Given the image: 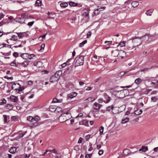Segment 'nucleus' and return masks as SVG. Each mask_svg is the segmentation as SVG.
Returning <instances> with one entry per match:
<instances>
[{"instance_id": "1", "label": "nucleus", "mask_w": 158, "mask_h": 158, "mask_svg": "<svg viewBox=\"0 0 158 158\" xmlns=\"http://www.w3.org/2000/svg\"><path fill=\"white\" fill-rule=\"evenodd\" d=\"M72 117L69 110L63 111L62 114L59 117V119L60 122L66 121Z\"/></svg>"}, {"instance_id": "2", "label": "nucleus", "mask_w": 158, "mask_h": 158, "mask_svg": "<svg viewBox=\"0 0 158 158\" xmlns=\"http://www.w3.org/2000/svg\"><path fill=\"white\" fill-rule=\"evenodd\" d=\"M142 39L143 40L145 44H148L151 42L156 40V36L155 35L146 34L145 35L142 36Z\"/></svg>"}, {"instance_id": "3", "label": "nucleus", "mask_w": 158, "mask_h": 158, "mask_svg": "<svg viewBox=\"0 0 158 158\" xmlns=\"http://www.w3.org/2000/svg\"><path fill=\"white\" fill-rule=\"evenodd\" d=\"M141 38L142 39V36L141 37L135 36L130 39V40H132L133 44L132 48L140 45L142 43L144 42L143 40H142Z\"/></svg>"}, {"instance_id": "4", "label": "nucleus", "mask_w": 158, "mask_h": 158, "mask_svg": "<svg viewBox=\"0 0 158 158\" xmlns=\"http://www.w3.org/2000/svg\"><path fill=\"white\" fill-rule=\"evenodd\" d=\"M84 58L83 56H80L76 58L75 64L76 66L82 65L84 63Z\"/></svg>"}, {"instance_id": "5", "label": "nucleus", "mask_w": 158, "mask_h": 158, "mask_svg": "<svg viewBox=\"0 0 158 158\" xmlns=\"http://www.w3.org/2000/svg\"><path fill=\"white\" fill-rule=\"evenodd\" d=\"M16 85H17V87L19 88V89L17 88L15 89V90L18 93H20V92L24 89V88L23 87L20 88V85L18 83H14L12 86V89H13L14 88H15V86Z\"/></svg>"}, {"instance_id": "6", "label": "nucleus", "mask_w": 158, "mask_h": 158, "mask_svg": "<svg viewBox=\"0 0 158 158\" xmlns=\"http://www.w3.org/2000/svg\"><path fill=\"white\" fill-rule=\"evenodd\" d=\"M102 106V105L99 104L96 102H95L93 106V112H98Z\"/></svg>"}, {"instance_id": "7", "label": "nucleus", "mask_w": 158, "mask_h": 158, "mask_svg": "<svg viewBox=\"0 0 158 158\" xmlns=\"http://www.w3.org/2000/svg\"><path fill=\"white\" fill-rule=\"evenodd\" d=\"M34 56V54H31L29 55L28 53H22L20 55V56L23 59H31Z\"/></svg>"}, {"instance_id": "8", "label": "nucleus", "mask_w": 158, "mask_h": 158, "mask_svg": "<svg viewBox=\"0 0 158 158\" xmlns=\"http://www.w3.org/2000/svg\"><path fill=\"white\" fill-rule=\"evenodd\" d=\"M81 16L82 17L81 20L83 23L89 22V15H81Z\"/></svg>"}, {"instance_id": "9", "label": "nucleus", "mask_w": 158, "mask_h": 158, "mask_svg": "<svg viewBox=\"0 0 158 158\" xmlns=\"http://www.w3.org/2000/svg\"><path fill=\"white\" fill-rule=\"evenodd\" d=\"M59 78H60L58 76H56V74H55L51 77L50 81L52 83H53L58 81L59 80Z\"/></svg>"}, {"instance_id": "10", "label": "nucleus", "mask_w": 158, "mask_h": 158, "mask_svg": "<svg viewBox=\"0 0 158 158\" xmlns=\"http://www.w3.org/2000/svg\"><path fill=\"white\" fill-rule=\"evenodd\" d=\"M106 7L105 6H102L100 7V6H98V8L95 10L94 11V14L95 15H97L99 14L100 12L99 10L100 9H102L104 10L106 9Z\"/></svg>"}, {"instance_id": "11", "label": "nucleus", "mask_w": 158, "mask_h": 158, "mask_svg": "<svg viewBox=\"0 0 158 158\" xmlns=\"http://www.w3.org/2000/svg\"><path fill=\"white\" fill-rule=\"evenodd\" d=\"M77 95V93L75 92H73L68 94V98L72 99L75 97Z\"/></svg>"}, {"instance_id": "12", "label": "nucleus", "mask_w": 158, "mask_h": 158, "mask_svg": "<svg viewBox=\"0 0 158 158\" xmlns=\"http://www.w3.org/2000/svg\"><path fill=\"white\" fill-rule=\"evenodd\" d=\"M90 10V9L88 8H85L82 10L81 15H89V14Z\"/></svg>"}, {"instance_id": "13", "label": "nucleus", "mask_w": 158, "mask_h": 158, "mask_svg": "<svg viewBox=\"0 0 158 158\" xmlns=\"http://www.w3.org/2000/svg\"><path fill=\"white\" fill-rule=\"evenodd\" d=\"M126 56V53L125 51L123 50H120L119 52L118 57H120L122 58H123Z\"/></svg>"}, {"instance_id": "14", "label": "nucleus", "mask_w": 158, "mask_h": 158, "mask_svg": "<svg viewBox=\"0 0 158 158\" xmlns=\"http://www.w3.org/2000/svg\"><path fill=\"white\" fill-rule=\"evenodd\" d=\"M30 61H25L22 63H19L18 64L19 66H20V65H21L23 67H27Z\"/></svg>"}, {"instance_id": "15", "label": "nucleus", "mask_w": 158, "mask_h": 158, "mask_svg": "<svg viewBox=\"0 0 158 158\" xmlns=\"http://www.w3.org/2000/svg\"><path fill=\"white\" fill-rule=\"evenodd\" d=\"M10 99L11 101L14 102H17L18 100L17 98L14 95L11 96L10 97Z\"/></svg>"}, {"instance_id": "16", "label": "nucleus", "mask_w": 158, "mask_h": 158, "mask_svg": "<svg viewBox=\"0 0 158 158\" xmlns=\"http://www.w3.org/2000/svg\"><path fill=\"white\" fill-rule=\"evenodd\" d=\"M112 55L114 56H118L119 52L117 50H113L111 52Z\"/></svg>"}, {"instance_id": "17", "label": "nucleus", "mask_w": 158, "mask_h": 158, "mask_svg": "<svg viewBox=\"0 0 158 158\" xmlns=\"http://www.w3.org/2000/svg\"><path fill=\"white\" fill-rule=\"evenodd\" d=\"M130 150L127 149H125L123 152V154L124 156H127L130 153Z\"/></svg>"}, {"instance_id": "18", "label": "nucleus", "mask_w": 158, "mask_h": 158, "mask_svg": "<svg viewBox=\"0 0 158 158\" xmlns=\"http://www.w3.org/2000/svg\"><path fill=\"white\" fill-rule=\"evenodd\" d=\"M16 148L15 147H12L9 150V152L11 153L14 154L16 150Z\"/></svg>"}, {"instance_id": "19", "label": "nucleus", "mask_w": 158, "mask_h": 158, "mask_svg": "<svg viewBox=\"0 0 158 158\" xmlns=\"http://www.w3.org/2000/svg\"><path fill=\"white\" fill-rule=\"evenodd\" d=\"M13 108V106L11 104H7L5 106L6 109L10 110H12Z\"/></svg>"}, {"instance_id": "20", "label": "nucleus", "mask_w": 158, "mask_h": 158, "mask_svg": "<svg viewBox=\"0 0 158 158\" xmlns=\"http://www.w3.org/2000/svg\"><path fill=\"white\" fill-rule=\"evenodd\" d=\"M95 99L94 98L90 97L85 100V101L86 102H93L95 100Z\"/></svg>"}, {"instance_id": "21", "label": "nucleus", "mask_w": 158, "mask_h": 158, "mask_svg": "<svg viewBox=\"0 0 158 158\" xmlns=\"http://www.w3.org/2000/svg\"><path fill=\"white\" fill-rule=\"evenodd\" d=\"M114 107L113 105L111 106H108L106 109V111H110L111 110H112V111L113 112V113L114 114H116V113H114L113 112V110H114Z\"/></svg>"}, {"instance_id": "22", "label": "nucleus", "mask_w": 158, "mask_h": 158, "mask_svg": "<svg viewBox=\"0 0 158 158\" xmlns=\"http://www.w3.org/2000/svg\"><path fill=\"white\" fill-rule=\"evenodd\" d=\"M105 98L106 100V102H104L105 103H108L111 100V98L107 95L105 96Z\"/></svg>"}, {"instance_id": "23", "label": "nucleus", "mask_w": 158, "mask_h": 158, "mask_svg": "<svg viewBox=\"0 0 158 158\" xmlns=\"http://www.w3.org/2000/svg\"><path fill=\"white\" fill-rule=\"evenodd\" d=\"M142 81V80L140 78H137L135 81V83L137 85L139 84Z\"/></svg>"}, {"instance_id": "24", "label": "nucleus", "mask_w": 158, "mask_h": 158, "mask_svg": "<svg viewBox=\"0 0 158 158\" xmlns=\"http://www.w3.org/2000/svg\"><path fill=\"white\" fill-rule=\"evenodd\" d=\"M80 123L81 124L84 125L85 126H88L89 121L87 120H82V121Z\"/></svg>"}, {"instance_id": "25", "label": "nucleus", "mask_w": 158, "mask_h": 158, "mask_svg": "<svg viewBox=\"0 0 158 158\" xmlns=\"http://www.w3.org/2000/svg\"><path fill=\"white\" fill-rule=\"evenodd\" d=\"M42 0H36L35 4V6H41L42 4Z\"/></svg>"}, {"instance_id": "26", "label": "nucleus", "mask_w": 158, "mask_h": 158, "mask_svg": "<svg viewBox=\"0 0 158 158\" xmlns=\"http://www.w3.org/2000/svg\"><path fill=\"white\" fill-rule=\"evenodd\" d=\"M24 32H17L16 33L18 36L19 39H21L24 36Z\"/></svg>"}, {"instance_id": "27", "label": "nucleus", "mask_w": 158, "mask_h": 158, "mask_svg": "<svg viewBox=\"0 0 158 158\" xmlns=\"http://www.w3.org/2000/svg\"><path fill=\"white\" fill-rule=\"evenodd\" d=\"M56 106H51L49 108V110L52 112H55V109H56Z\"/></svg>"}, {"instance_id": "28", "label": "nucleus", "mask_w": 158, "mask_h": 158, "mask_svg": "<svg viewBox=\"0 0 158 158\" xmlns=\"http://www.w3.org/2000/svg\"><path fill=\"white\" fill-rule=\"evenodd\" d=\"M148 150L147 146H143L142 148L139 150V151H142L143 152H145Z\"/></svg>"}, {"instance_id": "29", "label": "nucleus", "mask_w": 158, "mask_h": 158, "mask_svg": "<svg viewBox=\"0 0 158 158\" xmlns=\"http://www.w3.org/2000/svg\"><path fill=\"white\" fill-rule=\"evenodd\" d=\"M139 5L138 2L136 1H134L132 2L131 5L132 7H135L138 6Z\"/></svg>"}, {"instance_id": "30", "label": "nucleus", "mask_w": 158, "mask_h": 158, "mask_svg": "<svg viewBox=\"0 0 158 158\" xmlns=\"http://www.w3.org/2000/svg\"><path fill=\"white\" fill-rule=\"evenodd\" d=\"M39 125V124L38 122H35L32 123L30 125V127L32 128H35Z\"/></svg>"}, {"instance_id": "31", "label": "nucleus", "mask_w": 158, "mask_h": 158, "mask_svg": "<svg viewBox=\"0 0 158 158\" xmlns=\"http://www.w3.org/2000/svg\"><path fill=\"white\" fill-rule=\"evenodd\" d=\"M153 11V10L152 9L149 10H148L145 13L148 16H151L152 14Z\"/></svg>"}, {"instance_id": "32", "label": "nucleus", "mask_w": 158, "mask_h": 158, "mask_svg": "<svg viewBox=\"0 0 158 158\" xmlns=\"http://www.w3.org/2000/svg\"><path fill=\"white\" fill-rule=\"evenodd\" d=\"M42 63L40 61L35 62L34 63L33 65L37 67H40V65Z\"/></svg>"}, {"instance_id": "33", "label": "nucleus", "mask_w": 158, "mask_h": 158, "mask_svg": "<svg viewBox=\"0 0 158 158\" xmlns=\"http://www.w3.org/2000/svg\"><path fill=\"white\" fill-rule=\"evenodd\" d=\"M10 65L12 66H14L15 67H17L19 64H16V60H15L12 62L10 63Z\"/></svg>"}, {"instance_id": "34", "label": "nucleus", "mask_w": 158, "mask_h": 158, "mask_svg": "<svg viewBox=\"0 0 158 158\" xmlns=\"http://www.w3.org/2000/svg\"><path fill=\"white\" fill-rule=\"evenodd\" d=\"M69 5L71 6H77V3L71 1L69 2Z\"/></svg>"}, {"instance_id": "35", "label": "nucleus", "mask_w": 158, "mask_h": 158, "mask_svg": "<svg viewBox=\"0 0 158 158\" xmlns=\"http://www.w3.org/2000/svg\"><path fill=\"white\" fill-rule=\"evenodd\" d=\"M129 120V118H126L122 120V123L123 124L125 123H126L128 122Z\"/></svg>"}, {"instance_id": "36", "label": "nucleus", "mask_w": 158, "mask_h": 158, "mask_svg": "<svg viewBox=\"0 0 158 158\" xmlns=\"http://www.w3.org/2000/svg\"><path fill=\"white\" fill-rule=\"evenodd\" d=\"M142 112V110H138L135 111V114L137 115H139Z\"/></svg>"}, {"instance_id": "37", "label": "nucleus", "mask_w": 158, "mask_h": 158, "mask_svg": "<svg viewBox=\"0 0 158 158\" xmlns=\"http://www.w3.org/2000/svg\"><path fill=\"white\" fill-rule=\"evenodd\" d=\"M62 73V71L61 70H59L56 71V72L55 74H56V76H58L60 78Z\"/></svg>"}, {"instance_id": "38", "label": "nucleus", "mask_w": 158, "mask_h": 158, "mask_svg": "<svg viewBox=\"0 0 158 158\" xmlns=\"http://www.w3.org/2000/svg\"><path fill=\"white\" fill-rule=\"evenodd\" d=\"M62 102V100H58L56 98H54L52 101L53 103L60 102Z\"/></svg>"}, {"instance_id": "39", "label": "nucleus", "mask_w": 158, "mask_h": 158, "mask_svg": "<svg viewBox=\"0 0 158 158\" xmlns=\"http://www.w3.org/2000/svg\"><path fill=\"white\" fill-rule=\"evenodd\" d=\"M68 6V4L67 2H64L63 3H61L60 4V6L63 8H65L67 7Z\"/></svg>"}, {"instance_id": "40", "label": "nucleus", "mask_w": 158, "mask_h": 158, "mask_svg": "<svg viewBox=\"0 0 158 158\" xmlns=\"http://www.w3.org/2000/svg\"><path fill=\"white\" fill-rule=\"evenodd\" d=\"M55 112L56 113H58L62 111V108L60 107H56V109H55Z\"/></svg>"}, {"instance_id": "41", "label": "nucleus", "mask_w": 158, "mask_h": 158, "mask_svg": "<svg viewBox=\"0 0 158 158\" xmlns=\"http://www.w3.org/2000/svg\"><path fill=\"white\" fill-rule=\"evenodd\" d=\"M87 41L86 40H84L82 42L79 44V46L80 47H83L85 44L87 43Z\"/></svg>"}, {"instance_id": "42", "label": "nucleus", "mask_w": 158, "mask_h": 158, "mask_svg": "<svg viewBox=\"0 0 158 158\" xmlns=\"http://www.w3.org/2000/svg\"><path fill=\"white\" fill-rule=\"evenodd\" d=\"M10 40L16 41L18 40L17 36L15 35H13L12 36Z\"/></svg>"}, {"instance_id": "43", "label": "nucleus", "mask_w": 158, "mask_h": 158, "mask_svg": "<svg viewBox=\"0 0 158 158\" xmlns=\"http://www.w3.org/2000/svg\"><path fill=\"white\" fill-rule=\"evenodd\" d=\"M6 100L4 99L3 98L2 100V102H0V105H3L4 104H6Z\"/></svg>"}, {"instance_id": "44", "label": "nucleus", "mask_w": 158, "mask_h": 158, "mask_svg": "<svg viewBox=\"0 0 158 158\" xmlns=\"http://www.w3.org/2000/svg\"><path fill=\"white\" fill-rule=\"evenodd\" d=\"M104 130V127L102 126L100 127L99 129L100 135H101L103 134Z\"/></svg>"}, {"instance_id": "45", "label": "nucleus", "mask_w": 158, "mask_h": 158, "mask_svg": "<svg viewBox=\"0 0 158 158\" xmlns=\"http://www.w3.org/2000/svg\"><path fill=\"white\" fill-rule=\"evenodd\" d=\"M125 43L124 41L121 42L118 45V46H120L121 47L125 46Z\"/></svg>"}, {"instance_id": "46", "label": "nucleus", "mask_w": 158, "mask_h": 158, "mask_svg": "<svg viewBox=\"0 0 158 158\" xmlns=\"http://www.w3.org/2000/svg\"><path fill=\"white\" fill-rule=\"evenodd\" d=\"M71 20L73 21H75L77 19L76 15L75 14L73 15L71 17Z\"/></svg>"}, {"instance_id": "47", "label": "nucleus", "mask_w": 158, "mask_h": 158, "mask_svg": "<svg viewBox=\"0 0 158 158\" xmlns=\"http://www.w3.org/2000/svg\"><path fill=\"white\" fill-rule=\"evenodd\" d=\"M158 99V98L157 97H152L151 98V100L153 102H156Z\"/></svg>"}, {"instance_id": "48", "label": "nucleus", "mask_w": 158, "mask_h": 158, "mask_svg": "<svg viewBox=\"0 0 158 158\" xmlns=\"http://www.w3.org/2000/svg\"><path fill=\"white\" fill-rule=\"evenodd\" d=\"M27 120L31 121L33 122L34 121V118L32 116H29L27 118Z\"/></svg>"}, {"instance_id": "49", "label": "nucleus", "mask_w": 158, "mask_h": 158, "mask_svg": "<svg viewBox=\"0 0 158 158\" xmlns=\"http://www.w3.org/2000/svg\"><path fill=\"white\" fill-rule=\"evenodd\" d=\"M91 135L88 134L85 136V139L86 141H88L89 139L90 138Z\"/></svg>"}, {"instance_id": "50", "label": "nucleus", "mask_w": 158, "mask_h": 158, "mask_svg": "<svg viewBox=\"0 0 158 158\" xmlns=\"http://www.w3.org/2000/svg\"><path fill=\"white\" fill-rule=\"evenodd\" d=\"M13 56L15 58L18 57L19 56V53L16 52H15L13 53Z\"/></svg>"}, {"instance_id": "51", "label": "nucleus", "mask_w": 158, "mask_h": 158, "mask_svg": "<svg viewBox=\"0 0 158 158\" xmlns=\"http://www.w3.org/2000/svg\"><path fill=\"white\" fill-rule=\"evenodd\" d=\"M27 132V131H25L24 133H20L19 134V138H21L22 137H23L24 135H25V134Z\"/></svg>"}, {"instance_id": "52", "label": "nucleus", "mask_w": 158, "mask_h": 158, "mask_svg": "<svg viewBox=\"0 0 158 158\" xmlns=\"http://www.w3.org/2000/svg\"><path fill=\"white\" fill-rule=\"evenodd\" d=\"M47 34V33H46L42 36H40L39 37V39H40V40H43V39L44 40L45 39V38L46 37Z\"/></svg>"}, {"instance_id": "53", "label": "nucleus", "mask_w": 158, "mask_h": 158, "mask_svg": "<svg viewBox=\"0 0 158 158\" xmlns=\"http://www.w3.org/2000/svg\"><path fill=\"white\" fill-rule=\"evenodd\" d=\"M40 117L36 116L34 118V121H38L40 120Z\"/></svg>"}, {"instance_id": "54", "label": "nucleus", "mask_w": 158, "mask_h": 158, "mask_svg": "<svg viewBox=\"0 0 158 158\" xmlns=\"http://www.w3.org/2000/svg\"><path fill=\"white\" fill-rule=\"evenodd\" d=\"M92 155V154H86L85 156V158H90Z\"/></svg>"}, {"instance_id": "55", "label": "nucleus", "mask_w": 158, "mask_h": 158, "mask_svg": "<svg viewBox=\"0 0 158 158\" xmlns=\"http://www.w3.org/2000/svg\"><path fill=\"white\" fill-rule=\"evenodd\" d=\"M49 152L55 153H57V151L55 149H53L52 150H49Z\"/></svg>"}, {"instance_id": "56", "label": "nucleus", "mask_w": 158, "mask_h": 158, "mask_svg": "<svg viewBox=\"0 0 158 158\" xmlns=\"http://www.w3.org/2000/svg\"><path fill=\"white\" fill-rule=\"evenodd\" d=\"M34 23V21H32V22H29L28 23L27 25L28 26L31 27L33 25Z\"/></svg>"}, {"instance_id": "57", "label": "nucleus", "mask_w": 158, "mask_h": 158, "mask_svg": "<svg viewBox=\"0 0 158 158\" xmlns=\"http://www.w3.org/2000/svg\"><path fill=\"white\" fill-rule=\"evenodd\" d=\"M112 42V41H106L105 42V44H106L107 45H108L109 44H111Z\"/></svg>"}, {"instance_id": "58", "label": "nucleus", "mask_w": 158, "mask_h": 158, "mask_svg": "<svg viewBox=\"0 0 158 158\" xmlns=\"http://www.w3.org/2000/svg\"><path fill=\"white\" fill-rule=\"evenodd\" d=\"M92 34V32L90 31H89L88 32L87 34V38H89L90 36Z\"/></svg>"}, {"instance_id": "59", "label": "nucleus", "mask_w": 158, "mask_h": 158, "mask_svg": "<svg viewBox=\"0 0 158 158\" xmlns=\"http://www.w3.org/2000/svg\"><path fill=\"white\" fill-rule=\"evenodd\" d=\"M66 63H63V64H61L60 65V66L61 67L60 68L62 69L63 68H64V67H65L66 66Z\"/></svg>"}, {"instance_id": "60", "label": "nucleus", "mask_w": 158, "mask_h": 158, "mask_svg": "<svg viewBox=\"0 0 158 158\" xmlns=\"http://www.w3.org/2000/svg\"><path fill=\"white\" fill-rule=\"evenodd\" d=\"M18 22L21 24L23 23H25V20L24 19H21V20L19 21Z\"/></svg>"}, {"instance_id": "61", "label": "nucleus", "mask_w": 158, "mask_h": 158, "mask_svg": "<svg viewBox=\"0 0 158 158\" xmlns=\"http://www.w3.org/2000/svg\"><path fill=\"white\" fill-rule=\"evenodd\" d=\"M103 153V151L102 150H100L98 152V154L99 155H101Z\"/></svg>"}, {"instance_id": "62", "label": "nucleus", "mask_w": 158, "mask_h": 158, "mask_svg": "<svg viewBox=\"0 0 158 158\" xmlns=\"http://www.w3.org/2000/svg\"><path fill=\"white\" fill-rule=\"evenodd\" d=\"M98 102L99 103H102L103 102H104L103 99L102 98H99L98 100Z\"/></svg>"}, {"instance_id": "63", "label": "nucleus", "mask_w": 158, "mask_h": 158, "mask_svg": "<svg viewBox=\"0 0 158 158\" xmlns=\"http://www.w3.org/2000/svg\"><path fill=\"white\" fill-rule=\"evenodd\" d=\"M83 140V139L81 137H80L79 139L78 143H81L82 141Z\"/></svg>"}, {"instance_id": "64", "label": "nucleus", "mask_w": 158, "mask_h": 158, "mask_svg": "<svg viewBox=\"0 0 158 158\" xmlns=\"http://www.w3.org/2000/svg\"><path fill=\"white\" fill-rule=\"evenodd\" d=\"M80 148L78 146H76L74 147V149L76 151H78L79 150Z\"/></svg>"}]
</instances>
